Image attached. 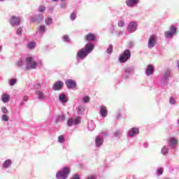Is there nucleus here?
Wrapping results in <instances>:
<instances>
[{
  "label": "nucleus",
  "instance_id": "obj_28",
  "mask_svg": "<svg viewBox=\"0 0 179 179\" xmlns=\"http://www.w3.org/2000/svg\"><path fill=\"white\" fill-rule=\"evenodd\" d=\"M78 124H80V117H76L74 119V125H78Z\"/></svg>",
  "mask_w": 179,
  "mask_h": 179
},
{
  "label": "nucleus",
  "instance_id": "obj_10",
  "mask_svg": "<svg viewBox=\"0 0 179 179\" xmlns=\"http://www.w3.org/2000/svg\"><path fill=\"white\" fill-rule=\"evenodd\" d=\"M84 38L86 41H94L96 40V35L93 33H89L84 36Z\"/></svg>",
  "mask_w": 179,
  "mask_h": 179
},
{
  "label": "nucleus",
  "instance_id": "obj_45",
  "mask_svg": "<svg viewBox=\"0 0 179 179\" xmlns=\"http://www.w3.org/2000/svg\"><path fill=\"white\" fill-rule=\"evenodd\" d=\"M63 40H64V41H69V38L68 37V36H64L63 37Z\"/></svg>",
  "mask_w": 179,
  "mask_h": 179
},
{
  "label": "nucleus",
  "instance_id": "obj_49",
  "mask_svg": "<svg viewBox=\"0 0 179 179\" xmlns=\"http://www.w3.org/2000/svg\"><path fill=\"white\" fill-rule=\"evenodd\" d=\"M53 1H55V2H57V1H58V0H52Z\"/></svg>",
  "mask_w": 179,
  "mask_h": 179
},
{
  "label": "nucleus",
  "instance_id": "obj_12",
  "mask_svg": "<svg viewBox=\"0 0 179 179\" xmlns=\"http://www.w3.org/2000/svg\"><path fill=\"white\" fill-rule=\"evenodd\" d=\"M85 50H86V52L88 54H90V52H92V51H93V50H94V45H93V43H88L85 45Z\"/></svg>",
  "mask_w": 179,
  "mask_h": 179
},
{
  "label": "nucleus",
  "instance_id": "obj_24",
  "mask_svg": "<svg viewBox=\"0 0 179 179\" xmlns=\"http://www.w3.org/2000/svg\"><path fill=\"white\" fill-rule=\"evenodd\" d=\"M34 47H36V42H30L28 44V48H29L30 50H33Z\"/></svg>",
  "mask_w": 179,
  "mask_h": 179
},
{
  "label": "nucleus",
  "instance_id": "obj_38",
  "mask_svg": "<svg viewBox=\"0 0 179 179\" xmlns=\"http://www.w3.org/2000/svg\"><path fill=\"white\" fill-rule=\"evenodd\" d=\"M71 20H75L76 19V14L75 13H72L70 16Z\"/></svg>",
  "mask_w": 179,
  "mask_h": 179
},
{
  "label": "nucleus",
  "instance_id": "obj_14",
  "mask_svg": "<svg viewBox=\"0 0 179 179\" xmlns=\"http://www.w3.org/2000/svg\"><path fill=\"white\" fill-rule=\"evenodd\" d=\"M62 86H64V83L59 81L54 84L52 89L53 90H60L62 89Z\"/></svg>",
  "mask_w": 179,
  "mask_h": 179
},
{
  "label": "nucleus",
  "instance_id": "obj_43",
  "mask_svg": "<svg viewBox=\"0 0 179 179\" xmlns=\"http://www.w3.org/2000/svg\"><path fill=\"white\" fill-rule=\"evenodd\" d=\"M22 27H20L18 29H17V34H22Z\"/></svg>",
  "mask_w": 179,
  "mask_h": 179
},
{
  "label": "nucleus",
  "instance_id": "obj_30",
  "mask_svg": "<svg viewBox=\"0 0 179 179\" xmlns=\"http://www.w3.org/2000/svg\"><path fill=\"white\" fill-rule=\"evenodd\" d=\"M83 103H89V101H90V98L89 96H85L83 99Z\"/></svg>",
  "mask_w": 179,
  "mask_h": 179
},
{
  "label": "nucleus",
  "instance_id": "obj_13",
  "mask_svg": "<svg viewBox=\"0 0 179 179\" xmlns=\"http://www.w3.org/2000/svg\"><path fill=\"white\" fill-rule=\"evenodd\" d=\"M138 134H139V129L134 127L130 129L129 132V136L132 138V136H135V135H138Z\"/></svg>",
  "mask_w": 179,
  "mask_h": 179
},
{
  "label": "nucleus",
  "instance_id": "obj_22",
  "mask_svg": "<svg viewBox=\"0 0 179 179\" xmlns=\"http://www.w3.org/2000/svg\"><path fill=\"white\" fill-rule=\"evenodd\" d=\"M59 100L62 101V103H66V98L65 97V95L61 94L59 97Z\"/></svg>",
  "mask_w": 179,
  "mask_h": 179
},
{
  "label": "nucleus",
  "instance_id": "obj_11",
  "mask_svg": "<svg viewBox=\"0 0 179 179\" xmlns=\"http://www.w3.org/2000/svg\"><path fill=\"white\" fill-rule=\"evenodd\" d=\"M154 72H155V67L153 66V65L152 64L148 65L145 71V73L147 76H150V75H153Z\"/></svg>",
  "mask_w": 179,
  "mask_h": 179
},
{
  "label": "nucleus",
  "instance_id": "obj_36",
  "mask_svg": "<svg viewBox=\"0 0 179 179\" xmlns=\"http://www.w3.org/2000/svg\"><path fill=\"white\" fill-rule=\"evenodd\" d=\"M51 23H52V19L49 17L46 20V24L49 25V24H51Z\"/></svg>",
  "mask_w": 179,
  "mask_h": 179
},
{
  "label": "nucleus",
  "instance_id": "obj_27",
  "mask_svg": "<svg viewBox=\"0 0 179 179\" xmlns=\"http://www.w3.org/2000/svg\"><path fill=\"white\" fill-rule=\"evenodd\" d=\"M38 30L40 31V33H44V31H45V26L44 25H41L39 27Z\"/></svg>",
  "mask_w": 179,
  "mask_h": 179
},
{
  "label": "nucleus",
  "instance_id": "obj_6",
  "mask_svg": "<svg viewBox=\"0 0 179 179\" xmlns=\"http://www.w3.org/2000/svg\"><path fill=\"white\" fill-rule=\"evenodd\" d=\"M138 24H136V22L131 21L128 25L127 30L130 33H134L136 30Z\"/></svg>",
  "mask_w": 179,
  "mask_h": 179
},
{
  "label": "nucleus",
  "instance_id": "obj_46",
  "mask_svg": "<svg viewBox=\"0 0 179 179\" xmlns=\"http://www.w3.org/2000/svg\"><path fill=\"white\" fill-rule=\"evenodd\" d=\"M27 100H29V97L27 96H24V101H27Z\"/></svg>",
  "mask_w": 179,
  "mask_h": 179
},
{
  "label": "nucleus",
  "instance_id": "obj_21",
  "mask_svg": "<svg viewBox=\"0 0 179 179\" xmlns=\"http://www.w3.org/2000/svg\"><path fill=\"white\" fill-rule=\"evenodd\" d=\"M36 94H38V99H44V93L41 91H37Z\"/></svg>",
  "mask_w": 179,
  "mask_h": 179
},
{
  "label": "nucleus",
  "instance_id": "obj_16",
  "mask_svg": "<svg viewBox=\"0 0 179 179\" xmlns=\"http://www.w3.org/2000/svg\"><path fill=\"white\" fill-rule=\"evenodd\" d=\"M108 113V112L107 110V108H106L105 106L101 107V117H103V118H106V117H107Z\"/></svg>",
  "mask_w": 179,
  "mask_h": 179
},
{
  "label": "nucleus",
  "instance_id": "obj_41",
  "mask_svg": "<svg viewBox=\"0 0 179 179\" xmlns=\"http://www.w3.org/2000/svg\"><path fill=\"white\" fill-rule=\"evenodd\" d=\"M169 103L171 104H176V99H174V98H171L169 100Z\"/></svg>",
  "mask_w": 179,
  "mask_h": 179
},
{
  "label": "nucleus",
  "instance_id": "obj_35",
  "mask_svg": "<svg viewBox=\"0 0 179 179\" xmlns=\"http://www.w3.org/2000/svg\"><path fill=\"white\" fill-rule=\"evenodd\" d=\"M39 12H45V6H40L38 8Z\"/></svg>",
  "mask_w": 179,
  "mask_h": 179
},
{
  "label": "nucleus",
  "instance_id": "obj_50",
  "mask_svg": "<svg viewBox=\"0 0 179 179\" xmlns=\"http://www.w3.org/2000/svg\"><path fill=\"white\" fill-rule=\"evenodd\" d=\"M61 1H65V0H61Z\"/></svg>",
  "mask_w": 179,
  "mask_h": 179
},
{
  "label": "nucleus",
  "instance_id": "obj_42",
  "mask_svg": "<svg viewBox=\"0 0 179 179\" xmlns=\"http://www.w3.org/2000/svg\"><path fill=\"white\" fill-rule=\"evenodd\" d=\"M163 174V169L160 168L158 169V176H162Z\"/></svg>",
  "mask_w": 179,
  "mask_h": 179
},
{
  "label": "nucleus",
  "instance_id": "obj_23",
  "mask_svg": "<svg viewBox=\"0 0 179 179\" xmlns=\"http://www.w3.org/2000/svg\"><path fill=\"white\" fill-rule=\"evenodd\" d=\"M84 111H85V106H80L78 107V114H83Z\"/></svg>",
  "mask_w": 179,
  "mask_h": 179
},
{
  "label": "nucleus",
  "instance_id": "obj_47",
  "mask_svg": "<svg viewBox=\"0 0 179 179\" xmlns=\"http://www.w3.org/2000/svg\"><path fill=\"white\" fill-rule=\"evenodd\" d=\"M86 179H96V177H94V176H90V177H88Z\"/></svg>",
  "mask_w": 179,
  "mask_h": 179
},
{
  "label": "nucleus",
  "instance_id": "obj_32",
  "mask_svg": "<svg viewBox=\"0 0 179 179\" xmlns=\"http://www.w3.org/2000/svg\"><path fill=\"white\" fill-rule=\"evenodd\" d=\"M162 153L164 155H167V153H169V150L167 148H166L165 147H164L162 149Z\"/></svg>",
  "mask_w": 179,
  "mask_h": 179
},
{
  "label": "nucleus",
  "instance_id": "obj_26",
  "mask_svg": "<svg viewBox=\"0 0 179 179\" xmlns=\"http://www.w3.org/2000/svg\"><path fill=\"white\" fill-rule=\"evenodd\" d=\"M57 121H65V115H59L57 116Z\"/></svg>",
  "mask_w": 179,
  "mask_h": 179
},
{
  "label": "nucleus",
  "instance_id": "obj_8",
  "mask_svg": "<svg viewBox=\"0 0 179 179\" xmlns=\"http://www.w3.org/2000/svg\"><path fill=\"white\" fill-rule=\"evenodd\" d=\"M10 24H13V26H19V24H20V18L18 17L12 16Z\"/></svg>",
  "mask_w": 179,
  "mask_h": 179
},
{
  "label": "nucleus",
  "instance_id": "obj_9",
  "mask_svg": "<svg viewBox=\"0 0 179 179\" xmlns=\"http://www.w3.org/2000/svg\"><path fill=\"white\" fill-rule=\"evenodd\" d=\"M87 54L88 53L85 50V49H81L77 53V57H78V58H81L82 59H83V58H86V57H87Z\"/></svg>",
  "mask_w": 179,
  "mask_h": 179
},
{
  "label": "nucleus",
  "instance_id": "obj_3",
  "mask_svg": "<svg viewBox=\"0 0 179 179\" xmlns=\"http://www.w3.org/2000/svg\"><path fill=\"white\" fill-rule=\"evenodd\" d=\"M26 62L27 65H29L31 69H36V68H37V65H38L37 62L34 61V59H33V57H27L26 59Z\"/></svg>",
  "mask_w": 179,
  "mask_h": 179
},
{
  "label": "nucleus",
  "instance_id": "obj_20",
  "mask_svg": "<svg viewBox=\"0 0 179 179\" xmlns=\"http://www.w3.org/2000/svg\"><path fill=\"white\" fill-rule=\"evenodd\" d=\"M169 142H170L171 145H176L178 143V141H177V139H176L174 138H171L169 139Z\"/></svg>",
  "mask_w": 179,
  "mask_h": 179
},
{
  "label": "nucleus",
  "instance_id": "obj_44",
  "mask_svg": "<svg viewBox=\"0 0 179 179\" xmlns=\"http://www.w3.org/2000/svg\"><path fill=\"white\" fill-rule=\"evenodd\" d=\"M72 179H80V176L78 174H75Z\"/></svg>",
  "mask_w": 179,
  "mask_h": 179
},
{
  "label": "nucleus",
  "instance_id": "obj_31",
  "mask_svg": "<svg viewBox=\"0 0 179 179\" xmlns=\"http://www.w3.org/2000/svg\"><path fill=\"white\" fill-rule=\"evenodd\" d=\"M64 136H59L58 137V142H59V143H64Z\"/></svg>",
  "mask_w": 179,
  "mask_h": 179
},
{
  "label": "nucleus",
  "instance_id": "obj_37",
  "mask_svg": "<svg viewBox=\"0 0 179 179\" xmlns=\"http://www.w3.org/2000/svg\"><path fill=\"white\" fill-rule=\"evenodd\" d=\"M17 66H22V65H23V60L22 59H20L16 63Z\"/></svg>",
  "mask_w": 179,
  "mask_h": 179
},
{
  "label": "nucleus",
  "instance_id": "obj_7",
  "mask_svg": "<svg viewBox=\"0 0 179 179\" xmlns=\"http://www.w3.org/2000/svg\"><path fill=\"white\" fill-rule=\"evenodd\" d=\"M65 83L68 89H75L76 87V82L73 80H67Z\"/></svg>",
  "mask_w": 179,
  "mask_h": 179
},
{
  "label": "nucleus",
  "instance_id": "obj_15",
  "mask_svg": "<svg viewBox=\"0 0 179 179\" xmlns=\"http://www.w3.org/2000/svg\"><path fill=\"white\" fill-rule=\"evenodd\" d=\"M138 2L139 0H127L126 5H127V6H135Z\"/></svg>",
  "mask_w": 179,
  "mask_h": 179
},
{
  "label": "nucleus",
  "instance_id": "obj_17",
  "mask_svg": "<svg viewBox=\"0 0 179 179\" xmlns=\"http://www.w3.org/2000/svg\"><path fill=\"white\" fill-rule=\"evenodd\" d=\"M9 100H10V96H9V94H3L1 95V101H3V103H8Z\"/></svg>",
  "mask_w": 179,
  "mask_h": 179
},
{
  "label": "nucleus",
  "instance_id": "obj_40",
  "mask_svg": "<svg viewBox=\"0 0 179 179\" xmlns=\"http://www.w3.org/2000/svg\"><path fill=\"white\" fill-rule=\"evenodd\" d=\"M1 111L2 113H3V114H6V113H8V109L6 108V107L3 106L1 108Z\"/></svg>",
  "mask_w": 179,
  "mask_h": 179
},
{
  "label": "nucleus",
  "instance_id": "obj_5",
  "mask_svg": "<svg viewBox=\"0 0 179 179\" xmlns=\"http://www.w3.org/2000/svg\"><path fill=\"white\" fill-rule=\"evenodd\" d=\"M157 40V38L155 35H151L148 40V48H153V47L156 45Z\"/></svg>",
  "mask_w": 179,
  "mask_h": 179
},
{
  "label": "nucleus",
  "instance_id": "obj_2",
  "mask_svg": "<svg viewBox=\"0 0 179 179\" xmlns=\"http://www.w3.org/2000/svg\"><path fill=\"white\" fill-rule=\"evenodd\" d=\"M129 58H131V51L129 50H126L120 55V62L122 63L127 62Z\"/></svg>",
  "mask_w": 179,
  "mask_h": 179
},
{
  "label": "nucleus",
  "instance_id": "obj_1",
  "mask_svg": "<svg viewBox=\"0 0 179 179\" xmlns=\"http://www.w3.org/2000/svg\"><path fill=\"white\" fill-rule=\"evenodd\" d=\"M69 173H71V169L69 167H64L61 171L57 173V178L66 179Z\"/></svg>",
  "mask_w": 179,
  "mask_h": 179
},
{
  "label": "nucleus",
  "instance_id": "obj_34",
  "mask_svg": "<svg viewBox=\"0 0 179 179\" xmlns=\"http://www.w3.org/2000/svg\"><path fill=\"white\" fill-rule=\"evenodd\" d=\"M2 120H3V121L8 122V121H9V117H8V115H3Z\"/></svg>",
  "mask_w": 179,
  "mask_h": 179
},
{
  "label": "nucleus",
  "instance_id": "obj_18",
  "mask_svg": "<svg viewBox=\"0 0 179 179\" xmlns=\"http://www.w3.org/2000/svg\"><path fill=\"white\" fill-rule=\"evenodd\" d=\"M10 164H12V161L10 159H7L4 162V163L3 164V167L4 169H8V167H9V166H10Z\"/></svg>",
  "mask_w": 179,
  "mask_h": 179
},
{
  "label": "nucleus",
  "instance_id": "obj_25",
  "mask_svg": "<svg viewBox=\"0 0 179 179\" xmlns=\"http://www.w3.org/2000/svg\"><path fill=\"white\" fill-rule=\"evenodd\" d=\"M68 127H72V125H75V122L73 119H69L67 122Z\"/></svg>",
  "mask_w": 179,
  "mask_h": 179
},
{
  "label": "nucleus",
  "instance_id": "obj_39",
  "mask_svg": "<svg viewBox=\"0 0 179 179\" xmlns=\"http://www.w3.org/2000/svg\"><path fill=\"white\" fill-rule=\"evenodd\" d=\"M15 83H16V79L13 78L10 80V86H13V85H15Z\"/></svg>",
  "mask_w": 179,
  "mask_h": 179
},
{
  "label": "nucleus",
  "instance_id": "obj_4",
  "mask_svg": "<svg viewBox=\"0 0 179 179\" xmlns=\"http://www.w3.org/2000/svg\"><path fill=\"white\" fill-rule=\"evenodd\" d=\"M170 30L171 31H167L164 33L166 38H170V37H173L174 34H177V28L176 27H171Z\"/></svg>",
  "mask_w": 179,
  "mask_h": 179
},
{
  "label": "nucleus",
  "instance_id": "obj_33",
  "mask_svg": "<svg viewBox=\"0 0 179 179\" xmlns=\"http://www.w3.org/2000/svg\"><path fill=\"white\" fill-rule=\"evenodd\" d=\"M108 54H111L113 52V45H110L108 48L107 49Z\"/></svg>",
  "mask_w": 179,
  "mask_h": 179
},
{
  "label": "nucleus",
  "instance_id": "obj_19",
  "mask_svg": "<svg viewBox=\"0 0 179 179\" xmlns=\"http://www.w3.org/2000/svg\"><path fill=\"white\" fill-rule=\"evenodd\" d=\"M103 138H96V145L97 148H100V146L103 145Z\"/></svg>",
  "mask_w": 179,
  "mask_h": 179
},
{
  "label": "nucleus",
  "instance_id": "obj_48",
  "mask_svg": "<svg viewBox=\"0 0 179 179\" xmlns=\"http://www.w3.org/2000/svg\"><path fill=\"white\" fill-rule=\"evenodd\" d=\"M2 50V46H0V51Z\"/></svg>",
  "mask_w": 179,
  "mask_h": 179
},
{
  "label": "nucleus",
  "instance_id": "obj_29",
  "mask_svg": "<svg viewBox=\"0 0 179 179\" xmlns=\"http://www.w3.org/2000/svg\"><path fill=\"white\" fill-rule=\"evenodd\" d=\"M118 26H119V27H124V26H125V22H124L122 20H120L118 22Z\"/></svg>",
  "mask_w": 179,
  "mask_h": 179
}]
</instances>
